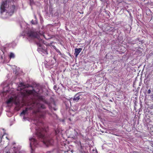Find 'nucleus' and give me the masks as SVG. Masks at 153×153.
I'll use <instances>...</instances> for the list:
<instances>
[{"instance_id": "obj_9", "label": "nucleus", "mask_w": 153, "mask_h": 153, "mask_svg": "<svg viewBox=\"0 0 153 153\" xmlns=\"http://www.w3.org/2000/svg\"><path fill=\"white\" fill-rule=\"evenodd\" d=\"M82 49L81 48H75V52L74 53V54L75 55L76 57H77L79 54V53L82 50Z\"/></svg>"}, {"instance_id": "obj_23", "label": "nucleus", "mask_w": 153, "mask_h": 153, "mask_svg": "<svg viewBox=\"0 0 153 153\" xmlns=\"http://www.w3.org/2000/svg\"><path fill=\"white\" fill-rule=\"evenodd\" d=\"M45 37V39H47L45 37ZM49 38H48L47 39H49Z\"/></svg>"}, {"instance_id": "obj_20", "label": "nucleus", "mask_w": 153, "mask_h": 153, "mask_svg": "<svg viewBox=\"0 0 153 153\" xmlns=\"http://www.w3.org/2000/svg\"><path fill=\"white\" fill-rule=\"evenodd\" d=\"M39 100H42V97H39Z\"/></svg>"}, {"instance_id": "obj_11", "label": "nucleus", "mask_w": 153, "mask_h": 153, "mask_svg": "<svg viewBox=\"0 0 153 153\" xmlns=\"http://www.w3.org/2000/svg\"><path fill=\"white\" fill-rule=\"evenodd\" d=\"M50 106H51L54 111H56L57 110V108L54 107V106H56V104L54 101H53L52 103H51L50 105Z\"/></svg>"}, {"instance_id": "obj_22", "label": "nucleus", "mask_w": 153, "mask_h": 153, "mask_svg": "<svg viewBox=\"0 0 153 153\" xmlns=\"http://www.w3.org/2000/svg\"><path fill=\"white\" fill-rule=\"evenodd\" d=\"M32 4V3L31 2V1H30V5H31V4Z\"/></svg>"}, {"instance_id": "obj_8", "label": "nucleus", "mask_w": 153, "mask_h": 153, "mask_svg": "<svg viewBox=\"0 0 153 153\" xmlns=\"http://www.w3.org/2000/svg\"><path fill=\"white\" fill-rule=\"evenodd\" d=\"M82 97L80 93L76 94L74 96L73 100L74 101L77 102L80 99H82Z\"/></svg>"}, {"instance_id": "obj_6", "label": "nucleus", "mask_w": 153, "mask_h": 153, "mask_svg": "<svg viewBox=\"0 0 153 153\" xmlns=\"http://www.w3.org/2000/svg\"><path fill=\"white\" fill-rule=\"evenodd\" d=\"M15 10V6L14 5H10V7H8L7 9H6L5 11H7L8 15L11 16Z\"/></svg>"}, {"instance_id": "obj_12", "label": "nucleus", "mask_w": 153, "mask_h": 153, "mask_svg": "<svg viewBox=\"0 0 153 153\" xmlns=\"http://www.w3.org/2000/svg\"><path fill=\"white\" fill-rule=\"evenodd\" d=\"M35 91L34 90H30L27 91L26 90V93L28 94H33L34 92Z\"/></svg>"}, {"instance_id": "obj_7", "label": "nucleus", "mask_w": 153, "mask_h": 153, "mask_svg": "<svg viewBox=\"0 0 153 153\" xmlns=\"http://www.w3.org/2000/svg\"><path fill=\"white\" fill-rule=\"evenodd\" d=\"M30 87V85L28 84H24L23 83H21L19 85L17 90L22 91V90L26 88H28Z\"/></svg>"}, {"instance_id": "obj_1", "label": "nucleus", "mask_w": 153, "mask_h": 153, "mask_svg": "<svg viewBox=\"0 0 153 153\" xmlns=\"http://www.w3.org/2000/svg\"><path fill=\"white\" fill-rule=\"evenodd\" d=\"M36 128V135L39 139L42 140L43 143L48 146L49 145H52L53 140L50 137H47L44 134V130L42 128Z\"/></svg>"}, {"instance_id": "obj_19", "label": "nucleus", "mask_w": 153, "mask_h": 153, "mask_svg": "<svg viewBox=\"0 0 153 153\" xmlns=\"http://www.w3.org/2000/svg\"><path fill=\"white\" fill-rule=\"evenodd\" d=\"M151 90L150 89L148 90V94H150L151 93Z\"/></svg>"}, {"instance_id": "obj_2", "label": "nucleus", "mask_w": 153, "mask_h": 153, "mask_svg": "<svg viewBox=\"0 0 153 153\" xmlns=\"http://www.w3.org/2000/svg\"><path fill=\"white\" fill-rule=\"evenodd\" d=\"M27 35L28 38L35 40L36 44L38 46L40 47H42V44L43 42V41L36 32L30 30L28 31Z\"/></svg>"}, {"instance_id": "obj_25", "label": "nucleus", "mask_w": 153, "mask_h": 153, "mask_svg": "<svg viewBox=\"0 0 153 153\" xmlns=\"http://www.w3.org/2000/svg\"><path fill=\"white\" fill-rule=\"evenodd\" d=\"M135 105H136V103H135Z\"/></svg>"}, {"instance_id": "obj_16", "label": "nucleus", "mask_w": 153, "mask_h": 153, "mask_svg": "<svg viewBox=\"0 0 153 153\" xmlns=\"http://www.w3.org/2000/svg\"><path fill=\"white\" fill-rule=\"evenodd\" d=\"M45 117V114H40V118H44Z\"/></svg>"}, {"instance_id": "obj_15", "label": "nucleus", "mask_w": 153, "mask_h": 153, "mask_svg": "<svg viewBox=\"0 0 153 153\" xmlns=\"http://www.w3.org/2000/svg\"><path fill=\"white\" fill-rule=\"evenodd\" d=\"M12 101V100L11 99H10L7 100V104H10L11 102Z\"/></svg>"}, {"instance_id": "obj_26", "label": "nucleus", "mask_w": 153, "mask_h": 153, "mask_svg": "<svg viewBox=\"0 0 153 153\" xmlns=\"http://www.w3.org/2000/svg\"><path fill=\"white\" fill-rule=\"evenodd\" d=\"M10 1V0H9Z\"/></svg>"}, {"instance_id": "obj_10", "label": "nucleus", "mask_w": 153, "mask_h": 153, "mask_svg": "<svg viewBox=\"0 0 153 153\" xmlns=\"http://www.w3.org/2000/svg\"><path fill=\"white\" fill-rule=\"evenodd\" d=\"M38 50L43 52L45 54H48V52L46 49H43V48H38Z\"/></svg>"}, {"instance_id": "obj_3", "label": "nucleus", "mask_w": 153, "mask_h": 153, "mask_svg": "<svg viewBox=\"0 0 153 153\" xmlns=\"http://www.w3.org/2000/svg\"><path fill=\"white\" fill-rule=\"evenodd\" d=\"M36 105L37 107L38 108H45V105L43 104H41L39 102H34L33 104L32 107H30L29 108L27 107L25 109L23 110L22 111L20 115L23 114L25 115V114H28V111L29 110L32 109L33 108H35V106H34Z\"/></svg>"}, {"instance_id": "obj_17", "label": "nucleus", "mask_w": 153, "mask_h": 153, "mask_svg": "<svg viewBox=\"0 0 153 153\" xmlns=\"http://www.w3.org/2000/svg\"><path fill=\"white\" fill-rule=\"evenodd\" d=\"M56 51L58 52V53H59V54H60V55H62L61 52H60V51L59 50H58V49H57L56 50Z\"/></svg>"}, {"instance_id": "obj_13", "label": "nucleus", "mask_w": 153, "mask_h": 153, "mask_svg": "<svg viewBox=\"0 0 153 153\" xmlns=\"http://www.w3.org/2000/svg\"><path fill=\"white\" fill-rule=\"evenodd\" d=\"M31 22L32 24H33V25L36 24L37 23V21L36 19L34 20H32L31 21Z\"/></svg>"}, {"instance_id": "obj_24", "label": "nucleus", "mask_w": 153, "mask_h": 153, "mask_svg": "<svg viewBox=\"0 0 153 153\" xmlns=\"http://www.w3.org/2000/svg\"><path fill=\"white\" fill-rule=\"evenodd\" d=\"M152 97H153V95H152Z\"/></svg>"}, {"instance_id": "obj_5", "label": "nucleus", "mask_w": 153, "mask_h": 153, "mask_svg": "<svg viewBox=\"0 0 153 153\" xmlns=\"http://www.w3.org/2000/svg\"><path fill=\"white\" fill-rule=\"evenodd\" d=\"M9 1L6 0L2 2L1 7V13L5 12L6 9H7L8 7H9Z\"/></svg>"}, {"instance_id": "obj_18", "label": "nucleus", "mask_w": 153, "mask_h": 153, "mask_svg": "<svg viewBox=\"0 0 153 153\" xmlns=\"http://www.w3.org/2000/svg\"><path fill=\"white\" fill-rule=\"evenodd\" d=\"M53 88L54 90H56L57 88V86L56 85H55L54 86Z\"/></svg>"}, {"instance_id": "obj_21", "label": "nucleus", "mask_w": 153, "mask_h": 153, "mask_svg": "<svg viewBox=\"0 0 153 153\" xmlns=\"http://www.w3.org/2000/svg\"><path fill=\"white\" fill-rule=\"evenodd\" d=\"M23 119H24V120H25V119H26V118H25L24 116L23 117Z\"/></svg>"}, {"instance_id": "obj_14", "label": "nucleus", "mask_w": 153, "mask_h": 153, "mask_svg": "<svg viewBox=\"0 0 153 153\" xmlns=\"http://www.w3.org/2000/svg\"><path fill=\"white\" fill-rule=\"evenodd\" d=\"M10 58H14L15 57L14 54L12 53H10Z\"/></svg>"}, {"instance_id": "obj_4", "label": "nucleus", "mask_w": 153, "mask_h": 153, "mask_svg": "<svg viewBox=\"0 0 153 153\" xmlns=\"http://www.w3.org/2000/svg\"><path fill=\"white\" fill-rule=\"evenodd\" d=\"M30 147L31 148V153H33V146L36 147L38 145V141L33 137L30 138Z\"/></svg>"}]
</instances>
